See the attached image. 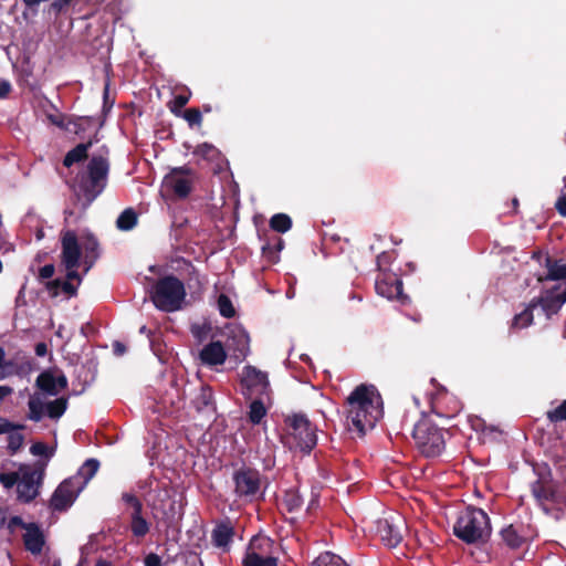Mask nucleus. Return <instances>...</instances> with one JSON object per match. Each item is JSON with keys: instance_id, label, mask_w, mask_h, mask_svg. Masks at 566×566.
<instances>
[{"instance_id": "obj_1", "label": "nucleus", "mask_w": 566, "mask_h": 566, "mask_svg": "<svg viewBox=\"0 0 566 566\" xmlns=\"http://www.w3.org/2000/svg\"><path fill=\"white\" fill-rule=\"evenodd\" d=\"M36 387L41 392L33 394L28 401V418L35 422L44 417L59 419L67 408V399L64 397L51 401L45 400V395L56 396L67 386V379L63 374H56L50 370L41 373L36 378Z\"/></svg>"}, {"instance_id": "obj_2", "label": "nucleus", "mask_w": 566, "mask_h": 566, "mask_svg": "<svg viewBox=\"0 0 566 566\" xmlns=\"http://www.w3.org/2000/svg\"><path fill=\"white\" fill-rule=\"evenodd\" d=\"M347 420L359 433L373 429L384 415L382 399L374 385L357 386L346 399Z\"/></svg>"}, {"instance_id": "obj_3", "label": "nucleus", "mask_w": 566, "mask_h": 566, "mask_svg": "<svg viewBox=\"0 0 566 566\" xmlns=\"http://www.w3.org/2000/svg\"><path fill=\"white\" fill-rule=\"evenodd\" d=\"M546 269L545 276L538 277L543 283L538 302L545 315L549 317L556 314L566 302V262L546 258Z\"/></svg>"}, {"instance_id": "obj_4", "label": "nucleus", "mask_w": 566, "mask_h": 566, "mask_svg": "<svg viewBox=\"0 0 566 566\" xmlns=\"http://www.w3.org/2000/svg\"><path fill=\"white\" fill-rule=\"evenodd\" d=\"M453 531L467 543L484 541L491 533L489 516L481 509L467 507L459 514Z\"/></svg>"}, {"instance_id": "obj_5", "label": "nucleus", "mask_w": 566, "mask_h": 566, "mask_svg": "<svg viewBox=\"0 0 566 566\" xmlns=\"http://www.w3.org/2000/svg\"><path fill=\"white\" fill-rule=\"evenodd\" d=\"M186 298L184 283L176 276L168 275L157 281L151 291V301L155 306L165 312H175L181 308Z\"/></svg>"}, {"instance_id": "obj_6", "label": "nucleus", "mask_w": 566, "mask_h": 566, "mask_svg": "<svg viewBox=\"0 0 566 566\" xmlns=\"http://www.w3.org/2000/svg\"><path fill=\"white\" fill-rule=\"evenodd\" d=\"M412 438L418 450L428 458L440 455L446 447L444 431L428 418L415 424Z\"/></svg>"}, {"instance_id": "obj_7", "label": "nucleus", "mask_w": 566, "mask_h": 566, "mask_svg": "<svg viewBox=\"0 0 566 566\" xmlns=\"http://www.w3.org/2000/svg\"><path fill=\"white\" fill-rule=\"evenodd\" d=\"M287 444L291 449L310 452L317 442L316 429L303 415H294L287 419Z\"/></svg>"}, {"instance_id": "obj_8", "label": "nucleus", "mask_w": 566, "mask_h": 566, "mask_svg": "<svg viewBox=\"0 0 566 566\" xmlns=\"http://www.w3.org/2000/svg\"><path fill=\"white\" fill-rule=\"evenodd\" d=\"M108 174V163L103 156H94L87 166V177L82 181L81 190L91 203L105 188Z\"/></svg>"}, {"instance_id": "obj_9", "label": "nucleus", "mask_w": 566, "mask_h": 566, "mask_svg": "<svg viewBox=\"0 0 566 566\" xmlns=\"http://www.w3.org/2000/svg\"><path fill=\"white\" fill-rule=\"evenodd\" d=\"M241 386L242 394L247 399H252L256 396L268 397L270 395L268 375L250 365L242 368Z\"/></svg>"}, {"instance_id": "obj_10", "label": "nucleus", "mask_w": 566, "mask_h": 566, "mask_svg": "<svg viewBox=\"0 0 566 566\" xmlns=\"http://www.w3.org/2000/svg\"><path fill=\"white\" fill-rule=\"evenodd\" d=\"M61 242V261L66 270V277L69 280H77V284H80L81 277L77 273V268L81 260V248L75 233L72 231H65L62 235Z\"/></svg>"}, {"instance_id": "obj_11", "label": "nucleus", "mask_w": 566, "mask_h": 566, "mask_svg": "<svg viewBox=\"0 0 566 566\" xmlns=\"http://www.w3.org/2000/svg\"><path fill=\"white\" fill-rule=\"evenodd\" d=\"M193 181L195 175L188 167H178L165 176L163 188L179 198H186L192 189Z\"/></svg>"}, {"instance_id": "obj_12", "label": "nucleus", "mask_w": 566, "mask_h": 566, "mask_svg": "<svg viewBox=\"0 0 566 566\" xmlns=\"http://www.w3.org/2000/svg\"><path fill=\"white\" fill-rule=\"evenodd\" d=\"M41 476V472L33 470L29 465L20 467V476L17 483L19 500L30 502L36 497Z\"/></svg>"}, {"instance_id": "obj_13", "label": "nucleus", "mask_w": 566, "mask_h": 566, "mask_svg": "<svg viewBox=\"0 0 566 566\" xmlns=\"http://www.w3.org/2000/svg\"><path fill=\"white\" fill-rule=\"evenodd\" d=\"M405 523L400 516H390L377 521V534L385 545L396 547L402 539V527Z\"/></svg>"}, {"instance_id": "obj_14", "label": "nucleus", "mask_w": 566, "mask_h": 566, "mask_svg": "<svg viewBox=\"0 0 566 566\" xmlns=\"http://www.w3.org/2000/svg\"><path fill=\"white\" fill-rule=\"evenodd\" d=\"M81 491V484H76V479L70 478L63 481L52 495L51 506L57 511L66 510L72 505Z\"/></svg>"}, {"instance_id": "obj_15", "label": "nucleus", "mask_w": 566, "mask_h": 566, "mask_svg": "<svg viewBox=\"0 0 566 566\" xmlns=\"http://www.w3.org/2000/svg\"><path fill=\"white\" fill-rule=\"evenodd\" d=\"M279 546L268 536L259 534L252 537L245 556L256 558H277Z\"/></svg>"}, {"instance_id": "obj_16", "label": "nucleus", "mask_w": 566, "mask_h": 566, "mask_svg": "<svg viewBox=\"0 0 566 566\" xmlns=\"http://www.w3.org/2000/svg\"><path fill=\"white\" fill-rule=\"evenodd\" d=\"M235 492L240 496H253L260 489V475L254 470H241L234 475Z\"/></svg>"}, {"instance_id": "obj_17", "label": "nucleus", "mask_w": 566, "mask_h": 566, "mask_svg": "<svg viewBox=\"0 0 566 566\" xmlns=\"http://www.w3.org/2000/svg\"><path fill=\"white\" fill-rule=\"evenodd\" d=\"M23 543L25 549L30 553L34 555L41 554L45 539L44 534L38 524L29 523L28 526H25Z\"/></svg>"}, {"instance_id": "obj_18", "label": "nucleus", "mask_w": 566, "mask_h": 566, "mask_svg": "<svg viewBox=\"0 0 566 566\" xmlns=\"http://www.w3.org/2000/svg\"><path fill=\"white\" fill-rule=\"evenodd\" d=\"M199 357L202 364L217 366L226 361L227 353L220 342H211L201 349Z\"/></svg>"}, {"instance_id": "obj_19", "label": "nucleus", "mask_w": 566, "mask_h": 566, "mask_svg": "<svg viewBox=\"0 0 566 566\" xmlns=\"http://www.w3.org/2000/svg\"><path fill=\"white\" fill-rule=\"evenodd\" d=\"M375 287L380 296L388 300L400 298L402 296V282L394 276L378 279Z\"/></svg>"}, {"instance_id": "obj_20", "label": "nucleus", "mask_w": 566, "mask_h": 566, "mask_svg": "<svg viewBox=\"0 0 566 566\" xmlns=\"http://www.w3.org/2000/svg\"><path fill=\"white\" fill-rule=\"evenodd\" d=\"M234 536V528L231 523L222 522L219 523L212 531L211 538L214 546L222 548L224 551L229 549V546Z\"/></svg>"}, {"instance_id": "obj_21", "label": "nucleus", "mask_w": 566, "mask_h": 566, "mask_svg": "<svg viewBox=\"0 0 566 566\" xmlns=\"http://www.w3.org/2000/svg\"><path fill=\"white\" fill-rule=\"evenodd\" d=\"M98 468L99 462L97 460L88 459L71 479H76V484H81V489L83 490L88 481L96 474Z\"/></svg>"}, {"instance_id": "obj_22", "label": "nucleus", "mask_w": 566, "mask_h": 566, "mask_svg": "<svg viewBox=\"0 0 566 566\" xmlns=\"http://www.w3.org/2000/svg\"><path fill=\"white\" fill-rule=\"evenodd\" d=\"M270 399V395L268 397H262V396H256V397H253L251 400V403H250V409H249V420L253 423V424H259L261 422V420L265 417L266 415V407H265V402Z\"/></svg>"}, {"instance_id": "obj_23", "label": "nucleus", "mask_w": 566, "mask_h": 566, "mask_svg": "<svg viewBox=\"0 0 566 566\" xmlns=\"http://www.w3.org/2000/svg\"><path fill=\"white\" fill-rule=\"evenodd\" d=\"M532 493L539 503L554 500L555 497L554 486L543 481H536L532 484Z\"/></svg>"}, {"instance_id": "obj_24", "label": "nucleus", "mask_w": 566, "mask_h": 566, "mask_svg": "<svg viewBox=\"0 0 566 566\" xmlns=\"http://www.w3.org/2000/svg\"><path fill=\"white\" fill-rule=\"evenodd\" d=\"M91 146V143L88 144H78L76 147L71 149L66 156L64 157L63 164L65 167H71L73 164L78 163L86 158L87 150Z\"/></svg>"}, {"instance_id": "obj_25", "label": "nucleus", "mask_w": 566, "mask_h": 566, "mask_svg": "<svg viewBox=\"0 0 566 566\" xmlns=\"http://www.w3.org/2000/svg\"><path fill=\"white\" fill-rule=\"evenodd\" d=\"M537 305L541 306V303L537 300L532 301L530 306L525 308L522 313L516 315L513 319V327L517 328H524L532 324L533 322V308H535Z\"/></svg>"}, {"instance_id": "obj_26", "label": "nucleus", "mask_w": 566, "mask_h": 566, "mask_svg": "<svg viewBox=\"0 0 566 566\" xmlns=\"http://www.w3.org/2000/svg\"><path fill=\"white\" fill-rule=\"evenodd\" d=\"M137 223V214L132 209H125L117 218L116 226L122 231L132 230Z\"/></svg>"}, {"instance_id": "obj_27", "label": "nucleus", "mask_w": 566, "mask_h": 566, "mask_svg": "<svg viewBox=\"0 0 566 566\" xmlns=\"http://www.w3.org/2000/svg\"><path fill=\"white\" fill-rule=\"evenodd\" d=\"M233 340H235V343H237L235 350L238 352V354H235V357L244 358L249 353L250 339H249L248 334L242 329H238L233 334Z\"/></svg>"}, {"instance_id": "obj_28", "label": "nucleus", "mask_w": 566, "mask_h": 566, "mask_svg": "<svg viewBox=\"0 0 566 566\" xmlns=\"http://www.w3.org/2000/svg\"><path fill=\"white\" fill-rule=\"evenodd\" d=\"M132 532L135 536H145L149 526L147 521L142 516V512H132Z\"/></svg>"}, {"instance_id": "obj_29", "label": "nucleus", "mask_w": 566, "mask_h": 566, "mask_svg": "<svg viewBox=\"0 0 566 566\" xmlns=\"http://www.w3.org/2000/svg\"><path fill=\"white\" fill-rule=\"evenodd\" d=\"M311 566H347V564L337 555L329 552L321 554Z\"/></svg>"}, {"instance_id": "obj_30", "label": "nucleus", "mask_w": 566, "mask_h": 566, "mask_svg": "<svg viewBox=\"0 0 566 566\" xmlns=\"http://www.w3.org/2000/svg\"><path fill=\"white\" fill-rule=\"evenodd\" d=\"M270 226L273 230L284 233L291 229L292 220L287 214L277 213L271 218Z\"/></svg>"}, {"instance_id": "obj_31", "label": "nucleus", "mask_w": 566, "mask_h": 566, "mask_svg": "<svg viewBox=\"0 0 566 566\" xmlns=\"http://www.w3.org/2000/svg\"><path fill=\"white\" fill-rule=\"evenodd\" d=\"M170 499V492L167 489L159 490L156 494V496H153V494H149L147 497V502L155 509L161 512H165L166 510V500Z\"/></svg>"}, {"instance_id": "obj_32", "label": "nucleus", "mask_w": 566, "mask_h": 566, "mask_svg": "<svg viewBox=\"0 0 566 566\" xmlns=\"http://www.w3.org/2000/svg\"><path fill=\"white\" fill-rule=\"evenodd\" d=\"M283 504L290 512L296 511L302 505V497L295 490L286 491L283 496Z\"/></svg>"}, {"instance_id": "obj_33", "label": "nucleus", "mask_w": 566, "mask_h": 566, "mask_svg": "<svg viewBox=\"0 0 566 566\" xmlns=\"http://www.w3.org/2000/svg\"><path fill=\"white\" fill-rule=\"evenodd\" d=\"M97 241L90 237L87 238V241L84 245V250H85V264H86V271L92 266L94 260L97 258V253H96V250H97Z\"/></svg>"}, {"instance_id": "obj_34", "label": "nucleus", "mask_w": 566, "mask_h": 566, "mask_svg": "<svg viewBox=\"0 0 566 566\" xmlns=\"http://www.w3.org/2000/svg\"><path fill=\"white\" fill-rule=\"evenodd\" d=\"M217 303H218V310L223 317L231 318L234 316L235 310L232 305L231 300L227 295L221 294L218 297Z\"/></svg>"}, {"instance_id": "obj_35", "label": "nucleus", "mask_w": 566, "mask_h": 566, "mask_svg": "<svg viewBox=\"0 0 566 566\" xmlns=\"http://www.w3.org/2000/svg\"><path fill=\"white\" fill-rule=\"evenodd\" d=\"M503 541L511 547H520L523 539L517 534V532L513 528V526H509L502 531Z\"/></svg>"}, {"instance_id": "obj_36", "label": "nucleus", "mask_w": 566, "mask_h": 566, "mask_svg": "<svg viewBox=\"0 0 566 566\" xmlns=\"http://www.w3.org/2000/svg\"><path fill=\"white\" fill-rule=\"evenodd\" d=\"M244 566H277V558H256L244 556Z\"/></svg>"}, {"instance_id": "obj_37", "label": "nucleus", "mask_w": 566, "mask_h": 566, "mask_svg": "<svg viewBox=\"0 0 566 566\" xmlns=\"http://www.w3.org/2000/svg\"><path fill=\"white\" fill-rule=\"evenodd\" d=\"M30 452L36 457L51 458L54 454V449L49 448L46 444H44L42 442H35L31 446Z\"/></svg>"}, {"instance_id": "obj_38", "label": "nucleus", "mask_w": 566, "mask_h": 566, "mask_svg": "<svg viewBox=\"0 0 566 566\" xmlns=\"http://www.w3.org/2000/svg\"><path fill=\"white\" fill-rule=\"evenodd\" d=\"M193 154L205 159H213L217 156L218 150L212 145L201 144L197 146Z\"/></svg>"}, {"instance_id": "obj_39", "label": "nucleus", "mask_w": 566, "mask_h": 566, "mask_svg": "<svg viewBox=\"0 0 566 566\" xmlns=\"http://www.w3.org/2000/svg\"><path fill=\"white\" fill-rule=\"evenodd\" d=\"M547 417L553 422L566 421V399L557 408L548 411Z\"/></svg>"}, {"instance_id": "obj_40", "label": "nucleus", "mask_w": 566, "mask_h": 566, "mask_svg": "<svg viewBox=\"0 0 566 566\" xmlns=\"http://www.w3.org/2000/svg\"><path fill=\"white\" fill-rule=\"evenodd\" d=\"M9 438H8V448L12 451V452H15L18 451L22 444H23V436L18 432V431H13V432H9Z\"/></svg>"}, {"instance_id": "obj_41", "label": "nucleus", "mask_w": 566, "mask_h": 566, "mask_svg": "<svg viewBox=\"0 0 566 566\" xmlns=\"http://www.w3.org/2000/svg\"><path fill=\"white\" fill-rule=\"evenodd\" d=\"M19 476H20V469L17 472L1 473L0 482L2 483V485L4 488L10 489L14 484L18 483Z\"/></svg>"}, {"instance_id": "obj_42", "label": "nucleus", "mask_w": 566, "mask_h": 566, "mask_svg": "<svg viewBox=\"0 0 566 566\" xmlns=\"http://www.w3.org/2000/svg\"><path fill=\"white\" fill-rule=\"evenodd\" d=\"M73 281L74 280H69L66 277V281L62 282L60 280H55L51 283V285L61 287V290L69 295H74L76 293V286L73 284Z\"/></svg>"}, {"instance_id": "obj_43", "label": "nucleus", "mask_w": 566, "mask_h": 566, "mask_svg": "<svg viewBox=\"0 0 566 566\" xmlns=\"http://www.w3.org/2000/svg\"><path fill=\"white\" fill-rule=\"evenodd\" d=\"M122 500L133 509V512H142V502L132 493H124Z\"/></svg>"}, {"instance_id": "obj_44", "label": "nucleus", "mask_w": 566, "mask_h": 566, "mask_svg": "<svg viewBox=\"0 0 566 566\" xmlns=\"http://www.w3.org/2000/svg\"><path fill=\"white\" fill-rule=\"evenodd\" d=\"M185 118L190 125H198L201 123L202 116L198 109L190 108L185 112Z\"/></svg>"}, {"instance_id": "obj_45", "label": "nucleus", "mask_w": 566, "mask_h": 566, "mask_svg": "<svg viewBox=\"0 0 566 566\" xmlns=\"http://www.w3.org/2000/svg\"><path fill=\"white\" fill-rule=\"evenodd\" d=\"M29 523H24L21 517L13 516L8 522V528L11 533L15 531V527H22L25 531V526H28Z\"/></svg>"}, {"instance_id": "obj_46", "label": "nucleus", "mask_w": 566, "mask_h": 566, "mask_svg": "<svg viewBox=\"0 0 566 566\" xmlns=\"http://www.w3.org/2000/svg\"><path fill=\"white\" fill-rule=\"evenodd\" d=\"M54 265L46 264L40 269L39 275L41 279H51L54 275Z\"/></svg>"}, {"instance_id": "obj_47", "label": "nucleus", "mask_w": 566, "mask_h": 566, "mask_svg": "<svg viewBox=\"0 0 566 566\" xmlns=\"http://www.w3.org/2000/svg\"><path fill=\"white\" fill-rule=\"evenodd\" d=\"M145 566H161V559L156 554H149L145 557Z\"/></svg>"}, {"instance_id": "obj_48", "label": "nucleus", "mask_w": 566, "mask_h": 566, "mask_svg": "<svg viewBox=\"0 0 566 566\" xmlns=\"http://www.w3.org/2000/svg\"><path fill=\"white\" fill-rule=\"evenodd\" d=\"M559 214L566 217V195H563L558 198L555 205Z\"/></svg>"}, {"instance_id": "obj_49", "label": "nucleus", "mask_w": 566, "mask_h": 566, "mask_svg": "<svg viewBox=\"0 0 566 566\" xmlns=\"http://www.w3.org/2000/svg\"><path fill=\"white\" fill-rule=\"evenodd\" d=\"M11 91V84L8 81L0 80V98H4Z\"/></svg>"}, {"instance_id": "obj_50", "label": "nucleus", "mask_w": 566, "mask_h": 566, "mask_svg": "<svg viewBox=\"0 0 566 566\" xmlns=\"http://www.w3.org/2000/svg\"><path fill=\"white\" fill-rule=\"evenodd\" d=\"M12 424L8 420L0 418V434L9 433L12 430Z\"/></svg>"}, {"instance_id": "obj_51", "label": "nucleus", "mask_w": 566, "mask_h": 566, "mask_svg": "<svg viewBox=\"0 0 566 566\" xmlns=\"http://www.w3.org/2000/svg\"><path fill=\"white\" fill-rule=\"evenodd\" d=\"M113 348H114V353L117 355V356H122L126 353V347L123 343L120 342H115L113 344Z\"/></svg>"}, {"instance_id": "obj_52", "label": "nucleus", "mask_w": 566, "mask_h": 566, "mask_svg": "<svg viewBox=\"0 0 566 566\" xmlns=\"http://www.w3.org/2000/svg\"><path fill=\"white\" fill-rule=\"evenodd\" d=\"M71 0H54L52 3V8L56 11L62 10L64 7H66L70 3Z\"/></svg>"}, {"instance_id": "obj_53", "label": "nucleus", "mask_w": 566, "mask_h": 566, "mask_svg": "<svg viewBox=\"0 0 566 566\" xmlns=\"http://www.w3.org/2000/svg\"><path fill=\"white\" fill-rule=\"evenodd\" d=\"M189 101V96L187 95H177L175 97V104L178 106V107H184Z\"/></svg>"}, {"instance_id": "obj_54", "label": "nucleus", "mask_w": 566, "mask_h": 566, "mask_svg": "<svg viewBox=\"0 0 566 566\" xmlns=\"http://www.w3.org/2000/svg\"><path fill=\"white\" fill-rule=\"evenodd\" d=\"M12 392V389L8 386H0V401L10 395Z\"/></svg>"}, {"instance_id": "obj_55", "label": "nucleus", "mask_w": 566, "mask_h": 566, "mask_svg": "<svg viewBox=\"0 0 566 566\" xmlns=\"http://www.w3.org/2000/svg\"><path fill=\"white\" fill-rule=\"evenodd\" d=\"M35 353L36 355L39 356H43L45 353H46V346L45 344L41 343V344H38L36 347H35Z\"/></svg>"}, {"instance_id": "obj_56", "label": "nucleus", "mask_w": 566, "mask_h": 566, "mask_svg": "<svg viewBox=\"0 0 566 566\" xmlns=\"http://www.w3.org/2000/svg\"><path fill=\"white\" fill-rule=\"evenodd\" d=\"M201 396H202V399L205 401V405H207L209 402L210 398H211L210 389H202Z\"/></svg>"}, {"instance_id": "obj_57", "label": "nucleus", "mask_w": 566, "mask_h": 566, "mask_svg": "<svg viewBox=\"0 0 566 566\" xmlns=\"http://www.w3.org/2000/svg\"><path fill=\"white\" fill-rule=\"evenodd\" d=\"M7 520L6 512L0 507V526L4 525Z\"/></svg>"}, {"instance_id": "obj_58", "label": "nucleus", "mask_w": 566, "mask_h": 566, "mask_svg": "<svg viewBox=\"0 0 566 566\" xmlns=\"http://www.w3.org/2000/svg\"><path fill=\"white\" fill-rule=\"evenodd\" d=\"M4 357H6V353L3 350L2 347H0V368H2L4 366Z\"/></svg>"}, {"instance_id": "obj_59", "label": "nucleus", "mask_w": 566, "mask_h": 566, "mask_svg": "<svg viewBox=\"0 0 566 566\" xmlns=\"http://www.w3.org/2000/svg\"><path fill=\"white\" fill-rule=\"evenodd\" d=\"M140 333H146V326L140 327Z\"/></svg>"}, {"instance_id": "obj_60", "label": "nucleus", "mask_w": 566, "mask_h": 566, "mask_svg": "<svg viewBox=\"0 0 566 566\" xmlns=\"http://www.w3.org/2000/svg\"><path fill=\"white\" fill-rule=\"evenodd\" d=\"M38 239H41L43 237V233L40 231L38 234H36Z\"/></svg>"}, {"instance_id": "obj_61", "label": "nucleus", "mask_w": 566, "mask_h": 566, "mask_svg": "<svg viewBox=\"0 0 566 566\" xmlns=\"http://www.w3.org/2000/svg\"><path fill=\"white\" fill-rule=\"evenodd\" d=\"M97 566H108L106 563H99Z\"/></svg>"}, {"instance_id": "obj_62", "label": "nucleus", "mask_w": 566, "mask_h": 566, "mask_svg": "<svg viewBox=\"0 0 566 566\" xmlns=\"http://www.w3.org/2000/svg\"><path fill=\"white\" fill-rule=\"evenodd\" d=\"M108 91V84L105 85V94H107Z\"/></svg>"}]
</instances>
